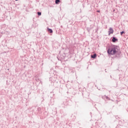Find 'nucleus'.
<instances>
[{
  "label": "nucleus",
  "instance_id": "423d86ee",
  "mask_svg": "<svg viewBox=\"0 0 128 128\" xmlns=\"http://www.w3.org/2000/svg\"><path fill=\"white\" fill-rule=\"evenodd\" d=\"M96 54H94L91 55V58H94V60L96 58Z\"/></svg>",
  "mask_w": 128,
  "mask_h": 128
},
{
  "label": "nucleus",
  "instance_id": "1a4fd4ad",
  "mask_svg": "<svg viewBox=\"0 0 128 128\" xmlns=\"http://www.w3.org/2000/svg\"><path fill=\"white\" fill-rule=\"evenodd\" d=\"M60 2V0H55L56 4H59Z\"/></svg>",
  "mask_w": 128,
  "mask_h": 128
},
{
  "label": "nucleus",
  "instance_id": "6ab92c4d",
  "mask_svg": "<svg viewBox=\"0 0 128 128\" xmlns=\"http://www.w3.org/2000/svg\"><path fill=\"white\" fill-rule=\"evenodd\" d=\"M0 38H2V35L0 34Z\"/></svg>",
  "mask_w": 128,
  "mask_h": 128
},
{
  "label": "nucleus",
  "instance_id": "f257e3e1",
  "mask_svg": "<svg viewBox=\"0 0 128 128\" xmlns=\"http://www.w3.org/2000/svg\"><path fill=\"white\" fill-rule=\"evenodd\" d=\"M118 46L116 45L112 44L109 46L107 50V54L108 56H115V58L118 60L120 58V54H122V52L118 48Z\"/></svg>",
  "mask_w": 128,
  "mask_h": 128
},
{
  "label": "nucleus",
  "instance_id": "f3484780",
  "mask_svg": "<svg viewBox=\"0 0 128 128\" xmlns=\"http://www.w3.org/2000/svg\"><path fill=\"white\" fill-rule=\"evenodd\" d=\"M54 74V76H56V74L58 75V72H56V73H55Z\"/></svg>",
  "mask_w": 128,
  "mask_h": 128
},
{
  "label": "nucleus",
  "instance_id": "2eb2a0df",
  "mask_svg": "<svg viewBox=\"0 0 128 128\" xmlns=\"http://www.w3.org/2000/svg\"><path fill=\"white\" fill-rule=\"evenodd\" d=\"M36 82H40V78H36Z\"/></svg>",
  "mask_w": 128,
  "mask_h": 128
},
{
  "label": "nucleus",
  "instance_id": "f03ea898",
  "mask_svg": "<svg viewBox=\"0 0 128 128\" xmlns=\"http://www.w3.org/2000/svg\"><path fill=\"white\" fill-rule=\"evenodd\" d=\"M57 58L58 60H60V62H62V60H64V56L62 54H58L57 56Z\"/></svg>",
  "mask_w": 128,
  "mask_h": 128
},
{
  "label": "nucleus",
  "instance_id": "6e6552de",
  "mask_svg": "<svg viewBox=\"0 0 128 128\" xmlns=\"http://www.w3.org/2000/svg\"><path fill=\"white\" fill-rule=\"evenodd\" d=\"M86 30L88 32H90V30H92V28L90 27V28H87Z\"/></svg>",
  "mask_w": 128,
  "mask_h": 128
},
{
  "label": "nucleus",
  "instance_id": "9d476101",
  "mask_svg": "<svg viewBox=\"0 0 128 128\" xmlns=\"http://www.w3.org/2000/svg\"><path fill=\"white\" fill-rule=\"evenodd\" d=\"M38 112H42V108H38Z\"/></svg>",
  "mask_w": 128,
  "mask_h": 128
},
{
  "label": "nucleus",
  "instance_id": "a211bd4d",
  "mask_svg": "<svg viewBox=\"0 0 128 128\" xmlns=\"http://www.w3.org/2000/svg\"><path fill=\"white\" fill-rule=\"evenodd\" d=\"M60 28H64V26H60Z\"/></svg>",
  "mask_w": 128,
  "mask_h": 128
},
{
  "label": "nucleus",
  "instance_id": "0eeeda50",
  "mask_svg": "<svg viewBox=\"0 0 128 128\" xmlns=\"http://www.w3.org/2000/svg\"><path fill=\"white\" fill-rule=\"evenodd\" d=\"M47 30L50 32V34H52L54 32V31L52 30V29L48 28V27L47 28Z\"/></svg>",
  "mask_w": 128,
  "mask_h": 128
},
{
  "label": "nucleus",
  "instance_id": "f8f14e48",
  "mask_svg": "<svg viewBox=\"0 0 128 128\" xmlns=\"http://www.w3.org/2000/svg\"><path fill=\"white\" fill-rule=\"evenodd\" d=\"M37 14L40 16H42V12H38Z\"/></svg>",
  "mask_w": 128,
  "mask_h": 128
},
{
  "label": "nucleus",
  "instance_id": "7ed1b4c3",
  "mask_svg": "<svg viewBox=\"0 0 128 128\" xmlns=\"http://www.w3.org/2000/svg\"><path fill=\"white\" fill-rule=\"evenodd\" d=\"M112 42H118V38L116 36H112Z\"/></svg>",
  "mask_w": 128,
  "mask_h": 128
},
{
  "label": "nucleus",
  "instance_id": "39448f33",
  "mask_svg": "<svg viewBox=\"0 0 128 128\" xmlns=\"http://www.w3.org/2000/svg\"><path fill=\"white\" fill-rule=\"evenodd\" d=\"M108 36H110L111 34H114V29L112 28H110L108 30Z\"/></svg>",
  "mask_w": 128,
  "mask_h": 128
},
{
  "label": "nucleus",
  "instance_id": "dca6fc26",
  "mask_svg": "<svg viewBox=\"0 0 128 128\" xmlns=\"http://www.w3.org/2000/svg\"><path fill=\"white\" fill-rule=\"evenodd\" d=\"M96 12H100V10H96Z\"/></svg>",
  "mask_w": 128,
  "mask_h": 128
},
{
  "label": "nucleus",
  "instance_id": "20e7f679",
  "mask_svg": "<svg viewBox=\"0 0 128 128\" xmlns=\"http://www.w3.org/2000/svg\"><path fill=\"white\" fill-rule=\"evenodd\" d=\"M69 104H70V102H68L67 100H65L63 102V104H64V106H70Z\"/></svg>",
  "mask_w": 128,
  "mask_h": 128
},
{
  "label": "nucleus",
  "instance_id": "ddd939ff",
  "mask_svg": "<svg viewBox=\"0 0 128 128\" xmlns=\"http://www.w3.org/2000/svg\"><path fill=\"white\" fill-rule=\"evenodd\" d=\"M120 35L122 36V34H126V32L124 31H122L120 32Z\"/></svg>",
  "mask_w": 128,
  "mask_h": 128
},
{
  "label": "nucleus",
  "instance_id": "aec40b11",
  "mask_svg": "<svg viewBox=\"0 0 128 128\" xmlns=\"http://www.w3.org/2000/svg\"><path fill=\"white\" fill-rule=\"evenodd\" d=\"M115 10H113V12H114Z\"/></svg>",
  "mask_w": 128,
  "mask_h": 128
},
{
  "label": "nucleus",
  "instance_id": "9b49d317",
  "mask_svg": "<svg viewBox=\"0 0 128 128\" xmlns=\"http://www.w3.org/2000/svg\"><path fill=\"white\" fill-rule=\"evenodd\" d=\"M100 28L97 26V28H96V32L97 34H98V29H99Z\"/></svg>",
  "mask_w": 128,
  "mask_h": 128
},
{
  "label": "nucleus",
  "instance_id": "4468645a",
  "mask_svg": "<svg viewBox=\"0 0 128 128\" xmlns=\"http://www.w3.org/2000/svg\"><path fill=\"white\" fill-rule=\"evenodd\" d=\"M106 96V100H110V98H108V96Z\"/></svg>",
  "mask_w": 128,
  "mask_h": 128
}]
</instances>
